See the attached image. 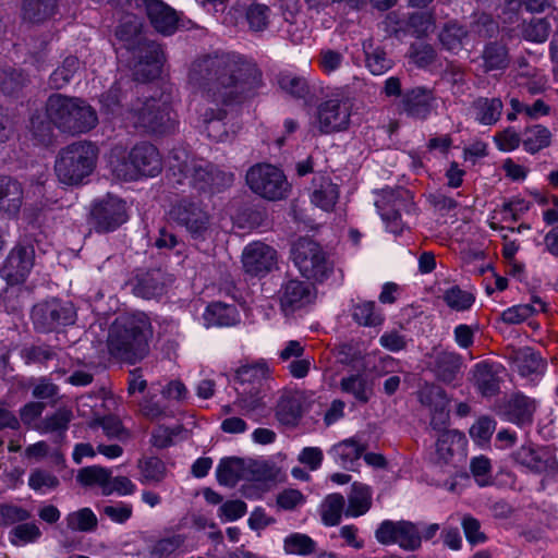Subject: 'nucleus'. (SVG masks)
Listing matches in <instances>:
<instances>
[{
	"label": "nucleus",
	"instance_id": "09e8293b",
	"mask_svg": "<svg viewBox=\"0 0 558 558\" xmlns=\"http://www.w3.org/2000/svg\"><path fill=\"white\" fill-rule=\"evenodd\" d=\"M340 388L362 403H367L372 396V388L367 386L365 378L357 374L341 378Z\"/></svg>",
	"mask_w": 558,
	"mask_h": 558
},
{
	"label": "nucleus",
	"instance_id": "1a4fd4ad",
	"mask_svg": "<svg viewBox=\"0 0 558 558\" xmlns=\"http://www.w3.org/2000/svg\"><path fill=\"white\" fill-rule=\"evenodd\" d=\"M269 368L264 362L246 364L235 371V380L243 388L234 404L247 417L257 421V415L264 410L263 383L267 379Z\"/></svg>",
	"mask_w": 558,
	"mask_h": 558
},
{
	"label": "nucleus",
	"instance_id": "a878e982",
	"mask_svg": "<svg viewBox=\"0 0 558 558\" xmlns=\"http://www.w3.org/2000/svg\"><path fill=\"white\" fill-rule=\"evenodd\" d=\"M536 411V401L524 395L512 396L506 407V420L519 426L530 425Z\"/></svg>",
	"mask_w": 558,
	"mask_h": 558
},
{
	"label": "nucleus",
	"instance_id": "c85d7f7f",
	"mask_svg": "<svg viewBox=\"0 0 558 558\" xmlns=\"http://www.w3.org/2000/svg\"><path fill=\"white\" fill-rule=\"evenodd\" d=\"M462 367V357L456 352L438 351L434 355V372L444 383H451Z\"/></svg>",
	"mask_w": 558,
	"mask_h": 558
},
{
	"label": "nucleus",
	"instance_id": "2eb2a0df",
	"mask_svg": "<svg viewBox=\"0 0 558 558\" xmlns=\"http://www.w3.org/2000/svg\"><path fill=\"white\" fill-rule=\"evenodd\" d=\"M35 328L41 332H49L59 326L74 323L75 310L72 303L52 299L36 304L32 311Z\"/></svg>",
	"mask_w": 558,
	"mask_h": 558
},
{
	"label": "nucleus",
	"instance_id": "e2e57ef3",
	"mask_svg": "<svg viewBox=\"0 0 558 558\" xmlns=\"http://www.w3.org/2000/svg\"><path fill=\"white\" fill-rule=\"evenodd\" d=\"M183 428L181 425L168 427L165 425H158L151 433L150 442L158 449H163L174 444V438L182 433Z\"/></svg>",
	"mask_w": 558,
	"mask_h": 558
},
{
	"label": "nucleus",
	"instance_id": "6e6d98bb",
	"mask_svg": "<svg viewBox=\"0 0 558 558\" xmlns=\"http://www.w3.org/2000/svg\"><path fill=\"white\" fill-rule=\"evenodd\" d=\"M442 299L451 310L458 312L469 310L475 301L471 292L462 290L457 286L447 289L444 292Z\"/></svg>",
	"mask_w": 558,
	"mask_h": 558
},
{
	"label": "nucleus",
	"instance_id": "8fccbe9b",
	"mask_svg": "<svg viewBox=\"0 0 558 558\" xmlns=\"http://www.w3.org/2000/svg\"><path fill=\"white\" fill-rule=\"evenodd\" d=\"M365 62L367 69L374 75H381L392 66V61L387 58L381 48H373L372 44L364 43Z\"/></svg>",
	"mask_w": 558,
	"mask_h": 558
},
{
	"label": "nucleus",
	"instance_id": "473e14b6",
	"mask_svg": "<svg viewBox=\"0 0 558 558\" xmlns=\"http://www.w3.org/2000/svg\"><path fill=\"white\" fill-rule=\"evenodd\" d=\"M484 72L504 71L510 63L508 48L500 43H489L482 52Z\"/></svg>",
	"mask_w": 558,
	"mask_h": 558
},
{
	"label": "nucleus",
	"instance_id": "b1692460",
	"mask_svg": "<svg viewBox=\"0 0 558 558\" xmlns=\"http://www.w3.org/2000/svg\"><path fill=\"white\" fill-rule=\"evenodd\" d=\"M504 110L502 100L499 97H477L470 106V114L481 125H495L501 118Z\"/></svg>",
	"mask_w": 558,
	"mask_h": 558
},
{
	"label": "nucleus",
	"instance_id": "680f3d73",
	"mask_svg": "<svg viewBox=\"0 0 558 558\" xmlns=\"http://www.w3.org/2000/svg\"><path fill=\"white\" fill-rule=\"evenodd\" d=\"M461 526L465 538L472 546L484 544L487 541L486 534L482 531L481 522L471 514L461 517Z\"/></svg>",
	"mask_w": 558,
	"mask_h": 558
},
{
	"label": "nucleus",
	"instance_id": "5701e85b",
	"mask_svg": "<svg viewBox=\"0 0 558 558\" xmlns=\"http://www.w3.org/2000/svg\"><path fill=\"white\" fill-rule=\"evenodd\" d=\"M435 96L432 89L415 87L408 90L402 97L403 111L416 119H426L434 108Z\"/></svg>",
	"mask_w": 558,
	"mask_h": 558
},
{
	"label": "nucleus",
	"instance_id": "a19ab883",
	"mask_svg": "<svg viewBox=\"0 0 558 558\" xmlns=\"http://www.w3.org/2000/svg\"><path fill=\"white\" fill-rule=\"evenodd\" d=\"M204 316L208 324L216 326H231L238 322L235 307L221 302L209 304Z\"/></svg>",
	"mask_w": 558,
	"mask_h": 558
},
{
	"label": "nucleus",
	"instance_id": "f704fd0d",
	"mask_svg": "<svg viewBox=\"0 0 558 558\" xmlns=\"http://www.w3.org/2000/svg\"><path fill=\"white\" fill-rule=\"evenodd\" d=\"M338 198V185L326 178H322L319 184L315 186L311 194L312 204L325 211L333 210Z\"/></svg>",
	"mask_w": 558,
	"mask_h": 558
},
{
	"label": "nucleus",
	"instance_id": "4c0bfd02",
	"mask_svg": "<svg viewBox=\"0 0 558 558\" xmlns=\"http://www.w3.org/2000/svg\"><path fill=\"white\" fill-rule=\"evenodd\" d=\"M72 417L73 414L71 410L61 408L53 414L46 416L40 423L38 429L43 434H57V437L62 440L65 436V432L69 428V424Z\"/></svg>",
	"mask_w": 558,
	"mask_h": 558
},
{
	"label": "nucleus",
	"instance_id": "603ef678",
	"mask_svg": "<svg viewBox=\"0 0 558 558\" xmlns=\"http://www.w3.org/2000/svg\"><path fill=\"white\" fill-rule=\"evenodd\" d=\"M397 545L403 550H417L422 545V536L418 526L411 521L401 520Z\"/></svg>",
	"mask_w": 558,
	"mask_h": 558
},
{
	"label": "nucleus",
	"instance_id": "39448f33",
	"mask_svg": "<svg viewBox=\"0 0 558 558\" xmlns=\"http://www.w3.org/2000/svg\"><path fill=\"white\" fill-rule=\"evenodd\" d=\"M117 36L138 60L134 69L137 81H149L160 74L165 60L161 46L146 39L142 34V23L136 17H130L121 23Z\"/></svg>",
	"mask_w": 558,
	"mask_h": 558
},
{
	"label": "nucleus",
	"instance_id": "f03ea898",
	"mask_svg": "<svg viewBox=\"0 0 558 558\" xmlns=\"http://www.w3.org/2000/svg\"><path fill=\"white\" fill-rule=\"evenodd\" d=\"M151 338L153 324L146 313L119 316L108 330V353L118 361L135 364L149 353Z\"/></svg>",
	"mask_w": 558,
	"mask_h": 558
},
{
	"label": "nucleus",
	"instance_id": "393cba45",
	"mask_svg": "<svg viewBox=\"0 0 558 558\" xmlns=\"http://www.w3.org/2000/svg\"><path fill=\"white\" fill-rule=\"evenodd\" d=\"M303 414V395L300 391H284L276 407V417L287 426H295Z\"/></svg>",
	"mask_w": 558,
	"mask_h": 558
},
{
	"label": "nucleus",
	"instance_id": "864d4df0",
	"mask_svg": "<svg viewBox=\"0 0 558 558\" xmlns=\"http://www.w3.org/2000/svg\"><path fill=\"white\" fill-rule=\"evenodd\" d=\"M353 319L367 327L378 326L383 323L384 318L379 312L375 310V302L363 301L353 306Z\"/></svg>",
	"mask_w": 558,
	"mask_h": 558
},
{
	"label": "nucleus",
	"instance_id": "79ce46f5",
	"mask_svg": "<svg viewBox=\"0 0 558 558\" xmlns=\"http://www.w3.org/2000/svg\"><path fill=\"white\" fill-rule=\"evenodd\" d=\"M111 471L107 468L93 465L83 468L77 473V482L83 486H98L105 496V490L109 484Z\"/></svg>",
	"mask_w": 558,
	"mask_h": 558
},
{
	"label": "nucleus",
	"instance_id": "13d9d810",
	"mask_svg": "<svg viewBox=\"0 0 558 558\" xmlns=\"http://www.w3.org/2000/svg\"><path fill=\"white\" fill-rule=\"evenodd\" d=\"M165 286L154 275H145L137 279L134 286V293L146 300L157 298L163 293Z\"/></svg>",
	"mask_w": 558,
	"mask_h": 558
},
{
	"label": "nucleus",
	"instance_id": "9d476101",
	"mask_svg": "<svg viewBox=\"0 0 558 558\" xmlns=\"http://www.w3.org/2000/svg\"><path fill=\"white\" fill-rule=\"evenodd\" d=\"M291 258L300 274L316 283L326 281L333 272V262L327 252L310 238H301L293 243Z\"/></svg>",
	"mask_w": 558,
	"mask_h": 558
},
{
	"label": "nucleus",
	"instance_id": "37998d69",
	"mask_svg": "<svg viewBox=\"0 0 558 558\" xmlns=\"http://www.w3.org/2000/svg\"><path fill=\"white\" fill-rule=\"evenodd\" d=\"M466 36L468 31L464 26L456 22H449L439 33V40L447 50L458 52L461 50Z\"/></svg>",
	"mask_w": 558,
	"mask_h": 558
},
{
	"label": "nucleus",
	"instance_id": "7ed1b4c3",
	"mask_svg": "<svg viewBox=\"0 0 558 558\" xmlns=\"http://www.w3.org/2000/svg\"><path fill=\"white\" fill-rule=\"evenodd\" d=\"M169 170L173 184L187 185L201 193L214 195L221 193L233 183L234 175L218 166L189 155L184 148H175L169 157Z\"/></svg>",
	"mask_w": 558,
	"mask_h": 558
},
{
	"label": "nucleus",
	"instance_id": "4be33fe9",
	"mask_svg": "<svg viewBox=\"0 0 558 558\" xmlns=\"http://www.w3.org/2000/svg\"><path fill=\"white\" fill-rule=\"evenodd\" d=\"M153 27L162 35H171L178 28L177 12L161 0H143Z\"/></svg>",
	"mask_w": 558,
	"mask_h": 558
},
{
	"label": "nucleus",
	"instance_id": "ea45409f",
	"mask_svg": "<svg viewBox=\"0 0 558 558\" xmlns=\"http://www.w3.org/2000/svg\"><path fill=\"white\" fill-rule=\"evenodd\" d=\"M513 362L515 368L522 376L543 373L546 366L541 355L531 348H524L518 351Z\"/></svg>",
	"mask_w": 558,
	"mask_h": 558
},
{
	"label": "nucleus",
	"instance_id": "58836bf2",
	"mask_svg": "<svg viewBox=\"0 0 558 558\" xmlns=\"http://www.w3.org/2000/svg\"><path fill=\"white\" fill-rule=\"evenodd\" d=\"M66 527L72 532L89 533L97 529L98 519L90 508H81L64 518Z\"/></svg>",
	"mask_w": 558,
	"mask_h": 558
},
{
	"label": "nucleus",
	"instance_id": "5fc2aeb1",
	"mask_svg": "<svg viewBox=\"0 0 558 558\" xmlns=\"http://www.w3.org/2000/svg\"><path fill=\"white\" fill-rule=\"evenodd\" d=\"M41 537V531L35 523H21L9 533V541L14 546H25L37 542Z\"/></svg>",
	"mask_w": 558,
	"mask_h": 558
},
{
	"label": "nucleus",
	"instance_id": "f8f14e48",
	"mask_svg": "<svg viewBox=\"0 0 558 558\" xmlns=\"http://www.w3.org/2000/svg\"><path fill=\"white\" fill-rule=\"evenodd\" d=\"M277 473L278 470L266 462H255L247 468L244 460L235 457L221 459L216 470L218 483L227 487H234L241 480H274Z\"/></svg>",
	"mask_w": 558,
	"mask_h": 558
},
{
	"label": "nucleus",
	"instance_id": "dca6fc26",
	"mask_svg": "<svg viewBox=\"0 0 558 558\" xmlns=\"http://www.w3.org/2000/svg\"><path fill=\"white\" fill-rule=\"evenodd\" d=\"M35 264V250L33 245L19 244L7 256L0 275L8 284H21L29 276Z\"/></svg>",
	"mask_w": 558,
	"mask_h": 558
},
{
	"label": "nucleus",
	"instance_id": "de8ad7c7",
	"mask_svg": "<svg viewBox=\"0 0 558 558\" xmlns=\"http://www.w3.org/2000/svg\"><path fill=\"white\" fill-rule=\"evenodd\" d=\"M430 393L439 398V402L434 407L430 415V427L436 432V435L445 432H452L448 428L449 424V410L447 409L446 396L441 389L433 390Z\"/></svg>",
	"mask_w": 558,
	"mask_h": 558
},
{
	"label": "nucleus",
	"instance_id": "412c9836",
	"mask_svg": "<svg viewBox=\"0 0 558 558\" xmlns=\"http://www.w3.org/2000/svg\"><path fill=\"white\" fill-rule=\"evenodd\" d=\"M465 437L459 430L445 432L436 435L434 461L439 466L457 468L462 458Z\"/></svg>",
	"mask_w": 558,
	"mask_h": 558
},
{
	"label": "nucleus",
	"instance_id": "0e129e2a",
	"mask_svg": "<svg viewBox=\"0 0 558 558\" xmlns=\"http://www.w3.org/2000/svg\"><path fill=\"white\" fill-rule=\"evenodd\" d=\"M278 84L282 90L296 98H303L308 93L306 81L290 73L280 74Z\"/></svg>",
	"mask_w": 558,
	"mask_h": 558
},
{
	"label": "nucleus",
	"instance_id": "7c9ffc66",
	"mask_svg": "<svg viewBox=\"0 0 558 558\" xmlns=\"http://www.w3.org/2000/svg\"><path fill=\"white\" fill-rule=\"evenodd\" d=\"M57 0H23L22 15L31 23H41L57 13Z\"/></svg>",
	"mask_w": 558,
	"mask_h": 558
},
{
	"label": "nucleus",
	"instance_id": "a18cd8bd",
	"mask_svg": "<svg viewBox=\"0 0 558 558\" xmlns=\"http://www.w3.org/2000/svg\"><path fill=\"white\" fill-rule=\"evenodd\" d=\"M271 19V10L263 3H251L245 11V20L252 32H264L268 28Z\"/></svg>",
	"mask_w": 558,
	"mask_h": 558
},
{
	"label": "nucleus",
	"instance_id": "c9c22d12",
	"mask_svg": "<svg viewBox=\"0 0 558 558\" xmlns=\"http://www.w3.org/2000/svg\"><path fill=\"white\" fill-rule=\"evenodd\" d=\"M344 497L341 494L333 493L325 497L320 505L322 522L326 526H336L340 523L344 510Z\"/></svg>",
	"mask_w": 558,
	"mask_h": 558
},
{
	"label": "nucleus",
	"instance_id": "052dcab7",
	"mask_svg": "<svg viewBox=\"0 0 558 558\" xmlns=\"http://www.w3.org/2000/svg\"><path fill=\"white\" fill-rule=\"evenodd\" d=\"M96 426H100L108 438L123 440L129 437V433L117 416L109 415L96 418L90 423V427Z\"/></svg>",
	"mask_w": 558,
	"mask_h": 558
},
{
	"label": "nucleus",
	"instance_id": "423d86ee",
	"mask_svg": "<svg viewBox=\"0 0 558 558\" xmlns=\"http://www.w3.org/2000/svg\"><path fill=\"white\" fill-rule=\"evenodd\" d=\"M46 113L56 128L72 135L86 133L98 123L96 111L85 100L62 94L47 99Z\"/></svg>",
	"mask_w": 558,
	"mask_h": 558
},
{
	"label": "nucleus",
	"instance_id": "c03bdc74",
	"mask_svg": "<svg viewBox=\"0 0 558 558\" xmlns=\"http://www.w3.org/2000/svg\"><path fill=\"white\" fill-rule=\"evenodd\" d=\"M80 60L74 56L66 57L62 64L50 75L49 83L52 88L60 89L66 86L80 70Z\"/></svg>",
	"mask_w": 558,
	"mask_h": 558
},
{
	"label": "nucleus",
	"instance_id": "bb28decb",
	"mask_svg": "<svg viewBox=\"0 0 558 558\" xmlns=\"http://www.w3.org/2000/svg\"><path fill=\"white\" fill-rule=\"evenodd\" d=\"M23 204L22 184L11 177H0V211L16 215Z\"/></svg>",
	"mask_w": 558,
	"mask_h": 558
},
{
	"label": "nucleus",
	"instance_id": "f257e3e1",
	"mask_svg": "<svg viewBox=\"0 0 558 558\" xmlns=\"http://www.w3.org/2000/svg\"><path fill=\"white\" fill-rule=\"evenodd\" d=\"M187 82L199 97L197 112L208 124V136L222 141V134H213L220 129L226 110L220 107L240 102L252 97L262 84V74L252 63L235 54L204 56L195 59L189 69Z\"/></svg>",
	"mask_w": 558,
	"mask_h": 558
},
{
	"label": "nucleus",
	"instance_id": "69168bd1",
	"mask_svg": "<svg viewBox=\"0 0 558 558\" xmlns=\"http://www.w3.org/2000/svg\"><path fill=\"white\" fill-rule=\"evenodd\" d=\"M344 62V53L330 48L322 49L318 57V65L326 74L338 71Z\"/></svg>",
	"mask_w": 558,
	"mask_h": 558
},
{
	"label": "nucleus",
	"instance_id": "6e6552de",
	"mask_svg": "<svg viewBox=\"0 0 558 558\" xmlns=\"http://www.w3.org/2000/svg\"><path fill=\"white\" fill-rule=\"evenodd\" d=\"M129 120L135 128H143L153 134H165L175 126V119L169 102V97H149L138 99L126 112Z\"/></svg>",
	"mask_w": 558,
	"mask_h": 558
},
{
	"label": "nucleus",
	"instance_id": "72a5a7b5",
	"mask_svg": "<svg viewBox=\"0 0 558 558\" xmlns=\"http://www.w3.org/2000/svg\"><path fill=\"white\" fill-rule=\"evenodd\" d=\"M551 132L544 125L534 124L525 128L522 134V145L529 154H536L551 144Z\"/></svg>",
	"mask_w": 558,
	"mask_h": 558
},
{
	"label": "nucleus",
	"instance_id": "2f4dec72",
	"mask_svg": "<svg viewBox=\"0 0 558 558\" xmlns=\"http://www.w3.org/2000/svg\"><path fill=\"white\" fill-rule=\"evenodd\" d=\"M138 481L143 485L159 484L167 476L166 463L157 457L142 458L137 461Z\"/></svg>",
	"mask_w": 558,
	"mask_h": 558
},
{
	"label": "nucleus",
	"instance_id": "a211bd4d",
	"mask_svg": "<svg viewBox=\"0 0 558 558\" xmlns=\"http://www.w3.org/2000/svg\"><path fill=\"white\" fill-rule=\"evenodd\" d=\"M242 264L246 274L264 277L276 267L277 252L266 243L252 242L242 252Z\"/></svg>",
	"mask_w": 558,
	"mask_h": 558
},
{
	"label": "nucleus",
	"instance_id": "f3484780",
	"mask_svg": "<svg viewBox=\"0 0 558 558\" xmlns=\"http://www.w3.org/2000/svg\"><path fill=\"white\" fill-rule=\"evenodd\" d=\"M92 218L98 232L113 231L128 219L125 203L116 196L108 195L94 205Z\"/></svg>",
	"mask_w": 558,
	"mask_h": 558
},
{
	"label": "nucleus",
	"instance_id": "aec40b11",
	"mask_svg": "<svg viewBox=\"0 0 558 558\" xmlns=\"http://www.w3.org/2000/svg\"><path fill=\"white\" fill-rule=\"evenodd\" d=\"M350 106L345 101L330 99L323 102L317 112L319 132L329 134L345 130L350 123Z\"/></svg>",
	"mask_w": 558,
	"mask_h": 558
},
{
	"label": "nucleus",
	"instance_id": "49530a36",
	"mask_svg": "<svg viewBox=\"0 0 558 558\" xmlns=\"http://www.w3.org/2000/svg\"><path fill=\"white\" fill-rule=\"evenodd\" d=\"M316 549V542L303 533H291L283 539V550L288 555L308 556Z\"/></svg>",
	"mask_w": 558,
	"mask_h": 558
},
{
	"label": "nucleus",
	"instance_id": "c756f323",
	"mask_svg": "<svg viewBox=\"0 0 558 558\" xmlns=\"http://www.w3.org/2000/svg\"><path fill=\"white\" fill-rule=\"evenodd\" d=\"M372 507V490L362 483H353L348 496L345 517L357 518L365 514Z\"/></svg>",
	"mask_w": 558,
	"mask_h": 558
},
{
	"label": "nucleus",
	"instance_id": "6ab92c4d",
	"mask_svg": "<svg viewBox=\"0 0 558 558\" xmlns=\"http://www.w3.org/2000/svg\"><path fill=\"white\" fill-rule=\"evenodd\" d=\"M512 459L519 466L534 474L555 470L558 465L557 460L546 447L532 442H526L513 451Z\"/></svg>",
	"mask_w": 558,
	"mask_h": 558
},
{
	"label": "nucleus",
	"instance_id": "4d7b16f0",
	"mask_svg": "<svg viewBox=\"0 0 558 558\" xmlns=\"http://www.w3.org/2000/svg\"><path fill=\"white\" fill-rule=\"evenodd\" d=\"M59 485L58 477L49 471L36 469L28 477V486L40 494H46Z\"/></svg>",
	"mask_w": 558,
	"mask_h": 558
},
{
	"label": "nucleus",
	"instance_id": "3c124183",
	"mask_svg": "<svg viewBox=\"0 0 558 558\" xmlns=\"http://www.w3.org/2000/svg\"><path fill=\"white\" fill-rule=\"evenodd\" d=\"M475 381L478 390L484 396H494L499 390V380L487 363L475 365Z\"/></svg>",
	"mask_w": 558,
	"mask_h": 558
},
{
	"label": "nucleus",
	"instance_id": "cd10ccee",
	"mask_svg": "<svg viewBox=\"0 0 558 558\" xmlns=\"http://www.w3.org/2000/svg\"><path fill=\"white\" fill-rule=\"evenodd\" d=\"M365 449L364 445L350 438L335 445L329 453L339 465L353 470L354 463L363 456Z\"/></svg>",
	"mask_w": 558,
	"mask_h": 558
},
{
	"label": "nucleus",
	"instance_id": "9b49d317",
	"mask_svg": "<svg viewBox=\"0 0 558 558\" xmlns=\"http://www.w3.org/2000/svg\"><path fill=\"white\" fill-rule=\"evenodd\" d=\"M171 216L196 242H204L214 234L211 216L198 202L189 198L179 201L172 207Z\"/></svg>",
	"mask_w": 558,
	"mask_h": 558
},
{
	"label": "nucleus",
	"instance_id": "ddd939ff",
	"mask_svg": "<svg viewBox=\"0 0 558 558\" xmlns=\"http://www.w3.org/2000/svg\"><path fill=\"white\" fill-rule=\"evenodd\" d=\"M246 183L255 194L269 201L282 199L289 192L283 172L268 163L253 166L246 173Z\"/></svg>",
	"mask_w": 558,
	"mask_h": 558
},
{
	"label": "nucleus",
	"instance_id": "338daca9",
	"mask_svg": "<svg viewBox=\"0 0 558 558\" xmlns=\"http://www.w3.org/2000/svg\"><path fill=\"white\" fill-rule=\"evenodd\" d=\"M494 142L501 151L509 153L522 144V136L513 128L509 126L494 135Z\"/></svg>",
	"mask_w": 558,
	"mask_h": 558
},
{
	"label": "nucleus",
	"instance_id": "774afa93",
	"mask_svg": "<svg viewBox=\"0 0 558 558\" xmlns=\"http://www.w3.org/2000/svg\"><path fill=\"white\" fill-rule=\"evenodd\" d=\"M549 33L550 25L545 19H532L523 29L524 37L534 43H544Z\"/></svg>",
	"mask_w": 558,
	"mask_h": 558
},
{
	"label": "nucleus",
	"instance_id": "bf43d9fd",
	"mask_svg": "<svg viewBox=\"0 0 558 558\" xmlns=\"http://www.w3.org/2000/svg\"><path fill=\"white\" fill-rule=\"evenodd\" d=\"M27 82V77L20 70L5 69L0 72V89L7 95L19 92Z\"/></svg>",
	"mask_w": 558,
	"mask_h": 558
},
{
	"label": "nucleus",
	"instance_id": "e433bc0d",
	"mask_svg": "<svg viewBox=\"0 0 558 558\" xmlns=\"http://www.w3.org/2000/svg\"><path fill=\"white\" fill-rule=\"evenodd\" d=\"M532 301V304H518L505 310L501 313L502 322L509 325L521 324L535 313L545 311V303L541 299L535 296Z\"/></svg>",
	"mask_w": 558,
	"mask_h": 558
},
{
	"label": "nucleus",
	"instance_id": "4468645a",
	"mask_svg": "<svg viewBox=\"0 0 558 558\" xmlns=\"http://www.w3.org/2000/svg\"><path fill=\"white\" fill-rule=\"evenodd\" d=\"M317 299V289L310 282L289 279L278 291L279 307L286 317L307 311Z\"/></svg>",
	"mask_w": 558,
	"mask_h": 558
},
{
	"label": "nucleus",
	"instance_id": "20e7f679",
	"mask_svg": "<svg viewBox=\"0 0 558 558\" xmlns=\"http://www.w3.org/2000/svg\"><path fill=\"white\" fill-rule=\"evenodd\" d=\"M111 174L121 181H136L141 177H156L162 170L158 149L148 143L136 144L131 150L114 146L107 156Z\"/></svg>",
	"mask_w": 558,
	"mask_h": 558
},
{
	"label": "nucleus",
	"instance_id": "0eeeda50",
	"mask_svg": "<svg viewBox=\"0 0 558 558\" xmlns=\"http://www.w3.org/2000/svg\"><path fill=\"white\" fill-rule=\"evenodd\" d=\"M98 147L88 141L74 142L58 153L54 171L65 185H80L92 175L97 166Z\"/></svg>",
	"mask_w": 558,
	"mask_h": 558
}]
</instances>
